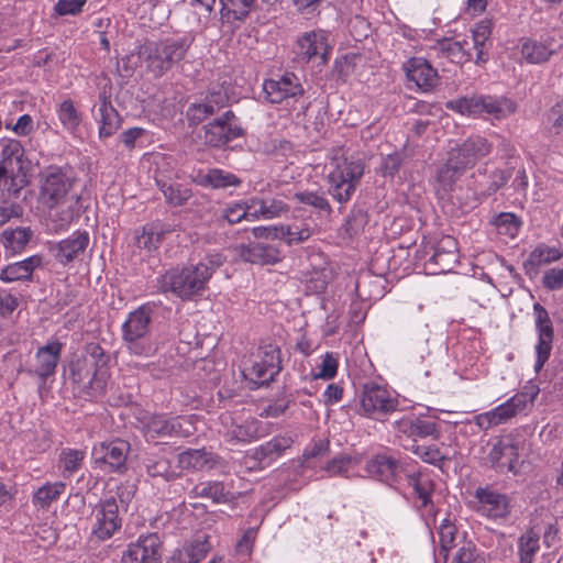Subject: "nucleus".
Returning a JSON list of instances; mask_svg holds the SVG:
<instances>
[{"label": "nucleus", "mask_w": 563, "mask_h": 563, "mask_svg": "<svg viewBox=\"0 0 563 563\" xmlns=\"http://www.w3.org/2000/svg\"><path fill=\"white\" fill-rule=\"evenodd\" d=\"M66 484L64 482L46 483L41 486L33 495L34 505L45 509L57 500L65 492Z\"/></svg>", "instance_id": "nucleus-40"}, {"label": "nucleus", "mask_w": 563, "mask_h": 563, "mask_svg": "<svg viewBox=\"0 0 563 563\" xmlns=\"http://www.w3.org/2000/svg\"><path fill=\"white\" fill-rule=\"evenodd\" d=\"M538 394L539 388L537 386H526L523 391L516 394L496 408L475 416L473 421L481 430L484 431L506 423L516 415L525 410L528 404H533Z\"/></svg>", "instance_id": "nucleus-7"}, {"label": "nucleus", "mask_w": 563, "mask_h": 563, "mask_svg": "<svg viewBox=\"0 0 563 563\" xmlns=\"http://www.w3.org/2000/svg\"><path fill=\"white\" fill-rule=\"evenodd\" d=\"M539 534L533 530L527 531L519 539L520 563H532L539 551Z\"/></svg>", "instance_id": "nucleus-46"}, {"label": "nucleus", "mask_w": 563, "mask_h": 563, "mask_svg": "<svg viewBox=\"0 0 563 563\" xmlns=\"http://www.w3.org/2000/svg\"><path fill=\"white\" fill-rule=\"evenodd\" d=\"M265 98L271 103H282L290 99L297 100L305 93L300 78L294 73H285L278 78L266 79L263 82Z\"/></svg>", "instance_id": "nucleus-14"}, {"label": "nucleus", "mask_w": 563, "mask_h": 563, "mask_svg": "<svg viewBox=\"0 0 563 563\" xmlns=\"http://www.w3.org/2000/svg\"><path fill=\"white\" fill-rule=\"evenodd\" d=\"M331 48L328 34L324 31H309L297 40L296 55L299 62L309 63L313 58H318L320 65H325Z\"/></svg>", "instance_id": "nucleus-15"}, {"label": "nucleus", "mask_w": 563, "mask_h": 563, "mask_svg": "<svg viewBox=\"0 0 563 563\" xmlns=\"http://www.w3.org/2000/svg\"><path fill=\"white\" fill-rule=\"evenodd\" d=\"M252 220L274 219L288 212V205L279 197L254 196L250 198Z\"/></svg>", "instance_id": "nucleus-26"}, {"label": "nucleus", "mask_w": 563, "mask_h": 563, "mask_svg": "<svg viewBox=\"0 0 563 563\" xmlns=\"http://www.w3.org/2000/svg\"><path fill=\"white\" fill-rule=\"evenodd\" d=\"M495 225L500 234L516 236L519 231L520 222L514 213L505 212L496 218Z\"/></svg>", "instance_id": "nucleus-59"}, {"label": "nucleus", "mask_w": 563, "mask_h": 563, "mask_svg": "<svg viewBox=\"0 0 563 563\" xmlns=\"http://www.w3.org/2000/svg\"><path fill=\"white\" fill-rule=\"evenodd\" d=\"M223 15L232 14L234 19L245 18L254 3V0H220Z\"/></svg>", "instance_id": "nucleus-53"}, {"label": "nucleus", "mask_w": 563, "mask_h": 563, "mask_svg": "<svg viewBox=\"0 0 563 563\" xmlns=\"http://www.w3.org/2000/svg\"><path fill=\"white\" fill-rule=\"evenodd\" d=\"M89 233L87 231H76L69 238L58 243L56 257L60 263H69L82 254L89 244Z\"/></svg>", "instance_id": "nucleus-30"}, {"label": "nucleus", "mask_w": 563, "mask_h": 563, "mask_svg": "<svg viewBox=\"0 0 563 563\" xmlns=\"http://www.w3.org/2000/svg\"><path fill=\"white\" fill-rule=\"evenodd\" d=\"M457 545L452 563H481V558L472 541L462 540Z\"/></svg>", "instance_id": "nucleus-54"}, {"label": "nucleus", "mask_w": 563, "mask_h": 563, "mask_svg": "<svg viewBox=\"0 0 563 563\" xmlns=\"http://www.w3.org/2000/svg\"><path fill=\"white\" fill-rule=\"evenodd\" d=\"M404 69L408 80L415 82V85L423 91H429L437 84V71L423 58H410L405 63Z\"/></svg>", "instance_id": "nucleus-25"}, {"label": "nucleus", "mask_w": 563, "mask_h": 563, "mask_svg": "<svg viewBox=\"0 0 563 563\" xmlns=\"http://www.w3.org/2000/svg\"><path fill=\"white\" fill-rule=\"evenodd\" d=\"M521 449L522 442L519 439L507 435L498 439L493 444L487 459L492 466L498 471L516 473V462Z\"/></svg>", "instance_id": "nucleus-17"}, {"label": "nucleus", "mask_w": 563, "mask_h": 563, "mask_svg": "<svg viewBox=\"0 0 563 563\" xmlns=\"http://www.w3.org/2000/svg\"><path fill=\"white\" fill-rule=\"evenodd\" d=\"M214 112L216 111L212 109V106L207 101L195 102L188 107L186 117L190 125H197Z\"/></svg>", "instance_id": "nucleus-55"}, {"label": "nucleus", "mask_w": 563, "mask_h": 563, "mask_svg": "<svg viewBox=\"0 0 563 563\" xmlns=\"http://www.w3.org/2000/svg\"><path fill=\"white\" fill-rule=\"evenodd\" d=\"M210 278L211 271L205 262H200L195 266L167 271L161 276L158 284L164 292L170 291L181 299H190L206 288Z\"/></svg>", "instance_id": "nucleus-5"}, {"label": "nucleus", "mask_w": 563, "mask_h": 563, "mask_svg": "<svg viewBox=\"0 0 563 563\" xmlns=\"http://www.w3.org/2000/svg\"><path fill=\"white\" fill-rule=\"evenodd\" d=\"M220 419L225 428L223 435L230 442H250L258 437L255 420L236 423L230 415H222Z\"/></svg>", "instance_id": "nucleus-29"}, {"label": "nucleus", "mask_w": 563, "mask_h": 563, "mask_svg": "<svg viewBox=\"0 0 563 563\" xmlns=\"http://www.w3.org/2000/svg\"><path fill=\"white\" fill-rule=\"evenodd\" d=\"M295 198L298 202L312 207L320 212H324L327 214L332 212L330 202L328 201L323 191H300L295 194Z\"/></svg>", "instance_id": "nucleus-44"}, {"label": "nucleus", "mask_w": 563, "mask_h": 563, "mask_svg": "<svg viewBox=\"0 0 563 563\" xmlns=\"http://www.w3.org/2000/svg\"><path fill=\"white\" fill-rule=\"evenodd\" d=\"M143 429L145 437L151 440L189 437L196 431L192 417H169L165 413H154L146 417Z\"/></svg>", "instance_id": "nucleus-8"}, {"label": "nucleus", "mask_w": 563, "mask_h": 563, "mask_svg": "<svg viewBox=\"0 0 563 563\" xmlns=\"http://www.w3.org/2000/svg\"><path fill=\"white\" fill-rule=\"evenodd\" d=\"M292 442L294 440L290 435H277L271 441L256 448L254 451V457L261 463H268L280 456L285 450L291 446Z\"/></svg>", "instance_id": "nucleus-36"}, {"label": "nucleus", "mask_w": 563, "mask_h": 563, "mask_svg": "<svg viewBox=\"0 0 563 563\" xmlns=\"http://www.w3.org/2000/svg\"><path fill=\"white\" fill-rule=\"evenodd\" d=\"M155 181L166 201L174 207L184 206L191 197V190L184 185L167 181L158 175L155 177Z\"/></svg>", "instance_id": "nucleus-37"}, {"label": "nucleus", "mask_w": 563, "mask_h": 563, "mask_svg": "<svg viewBox=\"0 0 563 563\" xmlns=\"http://www.w3.org/2000/svg\"><path fill=\"white\" fill-rule=\"evenodd\" d=\"M129 452V442L117 439L109 443L102 442L96 445L92 450V459L103 471L123 473L126 471Z\"/></svg>", "instance_id": "nucleus-12"}, {"label": "nucleus", "mask_w": 563, "mask_h": 563, "mask_svg": "<svg viewBox=\"0 0 563 563\" xmlns=\"http://www.w3.org/2000/svg\"><path fill=\"white\" fill-rule=\"evenodd\" d=\"M493 21L489 19L481 20L472 29V47H468V40L452 41L444 38L439 41L432 51L437 54L449 58L453 63H464L475 59V63L486 60L488 47L490 45L489 38L492 35Z\"/></svg>", "instance_id": "nucleus-3"}, {"label": "nucleus", "mask_w": 563, "mask_h": 563, "mask_svg": "<svg viewBox=\"0 0 563 563\" xmlns=\"http://www.w3.org/2000/svg\"><path fill=\"white\" fill-rule=\"evenodd\" d=\"M163 234L153 229L144 228L143 232L137 235L136 241L140 249L147 251L156 250L162 241Z\"/></svg>", "instance_id": "nucleus-62"}, {"label": "nucleus", "mask_w": 563, "mask_h": 563, "mask_svg": "<svg viewBox=\"0 0 563 563\" xmlns=\"http://www.w3.org/2000/svg\"><path fill=\"white\" fill-rule=\"evenodd\" d=\"M1 236L4 246L16 252L27 244L32 236V231L29 228H16L13 230H4Z\"/></svg>", "instance_id": "nucleus-45"}, {"label": "nucleus", "mask_w": 563, "mask_h": 563, "mask_svg": "<svg viewBox=\"0 0 563 563\" xmlns=\"http://www.w3.org/2000/svg\"><path fill=\"white\" fill-rule=\"evenodd\" d=\"M244 376L256 385H263L271 382L275 375H269L264 364L255 360L250 367L244 369Z\"/></svg>", "instance_id": "nucleus-60"}, {"label": "nucleus", "mask_w": 563, "mask_h": 563, "mask_svg": "<svg viewBox=\"0 0 563 563\" xmlns=\"http://www.w3.org/2000/svg\"><path fill=\"white\" fill-rule=\"evenodd\" d=\"M257 361L264 364L269 375L278 374L280 369V358L279 351L276 346L272 344L264 346L257 355Z\"/></svg>", "instance_id": "nucleus-52"}, {"label": "nucleus", "mask_w": 563, "mask_h": 563, "mask_svg": "<svg viewBox=\"0 0 563 563\" xmlns=\"http://www.w3.org/2000/svg\"><path fill=\"white\" fill-rule=\"evenodd\" d=\"M548 121L551 124V133L560 134L563 131V100L551 108L548 114Z\"/></svg>", "instance_id": "nucleus-64"}, {"label": "nucleus", "mask_w": 563, "mask_h": 563, "mask_svg": "<svg viewBox=\"0 0 563 563\" xmlns=\"http://www.w3.org/2000/svg\"><path fill=\"white\" fill-rule=\"evenodd\" d=\"M251 213V201L247 199L245 202H239L231 206H228L222 211V218L225 219L229 223L234 224L239 223L242 220H252Z\"/></svg>", "instance_id": "nucleus-51"}, {"label": "nucleus", "mask_w": 563, "mask_h": 563, "mask_svg": "<svg viewBox=\"0 0 563 563\" xmlns=\"http://www.w3.org/2000/svg\"><path fill=\"white\" fill-rule=\"evenodd\" d=\"M398 400L389 390L376 384H366L362 391L361 408L367 417H378L396 410Z\"/></svg>", "instance_id": "nucleus-16"}, {"label": "nucleus", "mask_w": 563, "mask_h": 563, "mask_svg": "<svg viewBox=\"0 0 563 563\" xmlns=\"http://www.w3.org/2000/svg\"><path fill=\"white\" fill-rule=\"evenodd\" d=\"M205 101L211 104L216 112L219 111L229 101L228 88L223 85H212L207 92Z\"/></svg>", "instance_id": "nucleus-58"}, {"label": "nucleus", "mask_w": 563, "mask_h": 563, "mask_svg": "<svg viewBox=\"0 0 563 563\" xmlns=\"http://www.w3.org/2000/svg\"><path fill=\"white\" fill-rule=\"evenodd\" d=\"M465 172L448 155L446 162L437 169L435 174V191L439 196L444 197L453 191L456 180Z\"/></svg>", "instance_id": "nucleus-32"}, {"label": "nucleus", "mask_w": 563, "mask_h": 563, "mask_svg": "<svg viewBox=\"0 0 563 563\" xmlns=\"http://www.w3.org/2000/svg\"><path fill=\"white\" fill-rule=\"evenodd\" d=\"M233 119L234 113L227 111L222 117L207 124L205 126V143L213 147H220L241 136L243 130L232 123Z\"/></svg>", "instance_id": "nucleus-19"}, {"label": "nucleus", "mask_w": 563, "mask_h": 563, "mask_svg": "<svg viewBox=\"0 0 563 563\" xmlns=\"http://www.w3.org/2000/svg\"><path fill=\"white\" fill-rule=\"evenodd\" d=\"M42 265V257L30 256L23 261L11 263L0 272V280L4 283L31 280L35 268Z\"/></svg>", "instance_id": "nucleus-28"}, {"label": "nucleus", "mask_w": 563, "mask_h": 563, "mask_svg": "<svg viewBox=\"0 0 563 563\" xmlns=\"http://www.w3.org/2000/svg\"><path fill=\"white\" fill-rule=\"evenodd\" d=\"M161 540L156 533L141 536L128 545L122 553V563H157L159 560Z\"/></svg>", "instance_id": "nucleus-18"}, {"label": "nucleus", "mask_w": 563, "mask_h": 563, "mask_svg": "<svg viewBox=\"0 0 563 563\" xmlns=\"http://www.w3.org/2000/svg\"><path fill=\"white\" fill-rule=\"evenodd\" d=\"M479 501L478 510L490 518H504L509 512L508 500L505 495L478 488L475 494Z\"/></svg>", "instance_id": "nucleus-27"}, {"label": "nucleus", "mask_w": 563, "mask_h": 563, "mask_svg": "<svg viewBox=\"0 0 563 563\" xmlns=\"http://www.w3.org/2000/svg\"><path fill=\"white\" fill-rule=\"evenodd\" d=\"M457 262L456 241L451 236H446L439 242L426 265L432 274H444L451 272Z\"/></svg>", "instance_id": "nucleus-20"}, {"label": "nucleus", "mask_w": 563, "mask_h": 563, "mask_svg": "<svg viewBox=\"0 0 563 563\" xmlns=\"http://www.w3.org/2000/svg\"><path fill=\"white\" fill-rule=\"evenodd\" d=\"M239 255L243 261L257 265H272L280 261L278 247L265 242L242 244L239 247Z\"/></svg>", "instance_id": "nucleus-23"}, {"label": "nucleus", "mask_w": 563, "mask_h": 563, "mask_svg": "<svg viewBox=\"0 0 563 563\" xmlns=\"http://www.w3.org/2000/svg\"><path fill=\"white\" fill-rule=\"evenodd\" d=\"M409 449L426 463L439 464L445 459L435 445L426 446L413 443Z\"/></svg>", "instance_id": "nucleus-57"}, {"label": "nucleus", "mask_w": 563, "mask_h": 563, "mask_svg": "<svg viewBox=\"0 0 563 563\" xmlns=\"http://www.w3.org/2000/svg\"><path fill=\"white\" fill-rule=\"evenodd\" d=\"M533 314L536 331L538 334L534 371L539 373L551 355L554 330L547 309L539 302L533 305Z\"/></svg>", "instance_id": "nucleus-11"}, {"label": "nucleus", "mask_w": 563, "mask_h": 563, "mask_svg": "<svg viewBox=\"0 0 563 563\" xmlns=\"http://www.w3.org/2000/svg\"><path fill=\"white\" fill-rule=\"evenodd\" d=\"M364 175L361 161L335 157L330 163L327 176L328 192L336 202L344 205L351 200Z\"/></svg>", "instance_id": "nucleus-6"}, {"label": "nucleus", "mask_w": 563, "mask_h": 563, "mask_svg": "<svg viewBox=\"0 0 563 563\" xmlns=\"http://www.w3.org/2000/svg\"><path fill=\"white\" fill-rule=\"evenodd\" d=\"M184 548L189 552L194 563H199L211 550L210 537L206 533H198L187 542Z\"/></svg>", "instance_id": "nucleus-48"}, {"label": "nucleus", "mask_w": 563, "mask_h": 563, "mask_svg": "<svg viewBox=\"0 0 563 563\" xmlns=\"http://www.w3.org/2000/svg\"><path fill=\"white\" fill-rule=\"evenodd\" d=\"M415 438H432L434 440L440 438V429L434 421L416 418L413 428Z\"/></svg>", "instance_id": "nucleus-61"}, {"label": "nucleus", "mask_w": 563, "mask_h": 563, "mask_svg": "<svg viewBox=\"0 0 563 563\" xmlns=\"http://www.w3.org/2000/svg\"><path fill=\"white\" fill-rule=\"evenodd\" d=\"M153 308L142 305L129 313L122 324V339L131 354L150 357L157 351V344L150 338Z\"/></svg>", "instance_id": "nucleus-4"}, {"label": "nucleus", "mask_w": 563, "mask_h": 563, "mask_svg": "<svg viewBox=\"0 0 563 563\" xmlns=\"http://www.w3.org/2000/svg\"><path fill=\"white\" fill-rule=\"evenodd\" d=\"M560 48L561 45L551 36L540 40L529 38L522 43L521 55L529 64H543L556 54Z\"/></svg>", "instance_id": "nucleus-22"}, {"label": "nucleus", "mask_w": 563, "mask_h": 563, "mask_svg": "<svg viewBox=\"0 0 563 563\" xmlns=\"http://www.w3.org/2000/svg\"><path fill=\"white\" fill-rule=\"evenodd\" d=\"M192 497L210 499L212 503L221 504L229 500V492L225 490L222 482H200L190 492Z\"/></svg>", "instance_id": "nucleus-38"}, {"label": "nucleus", "mask_w": 563, "mask_h": 563, "mask_svg": "<svg viewBox=\"0 0 563 563\" xmlns=\"http://www.w3.org/2000/svg\"><path fill=\"white\" fill-rule=\"evenodd\" d=\"M205 184L214 189H220L236 187L240 185V179L234 174L227 173L221 169H211L205 176Z\"/></svg>", "instance_id": "nucleus-49"}, {"label": "nucleus", "mask_w": 563, "mask_h": 563, "mask_svg": "<svg viewBox=\"0 0 563 563\" xmlns=\"http://www.w3.org/2000/svg\"><path fill=\"white\" fill-rule=\"evenodd\" d=\"M58 120L71 134H75L81 123V114L70 99L64 100L57 109Z\"/></svg>", "instance_id": "nucleus-41"}, {"label": "nucleus", "mask_w": 563, "mask_h": 563, "mask_svg": "<svg viewBox=\"0 0 563 563\" xmlns=\"http://www.w3.org/2000/svg\"><path fill=\"white\" fill-rule=\"evenodd\" d=\"M562 257V253L559 249L550 247L547 245L537 246L530 254L526 262V265L540 267L543 265L551 264L559 261Z\"/></svg>", "instance_id": "nucleus-43"}, {"label": "nucleus", "mask_w": 563, "mask_h": 563, "mask_svg": "<svg viewBox=\"0 0 563 563\" xmlns=\"http://www.w3.org/2000/svg\"><path fill=\"white\" fill-rule=\"evenodd\" d=\"M124 490L118 489L115 496L107 497L96 505L93 509L95 525L92 533L100 540L111 538L117 530L121 528V517L119 515V504L124 503Z\"/></svg>", "instance_id": "nucleus-9"}, {"label": "nucleus", "mask_w": 563, "mask_h": 563, "mask_svg": "<svg viewBox=\"0 0 563 563\" xmlns=\"http://www.w3.org/2000/svg\"><path fill=\"white\" fill-rule=\"evenodd\" d=\"M89 360L78 358L70 365V378L82 389L101 393L110 377L108 366L96 367Z\"/></svg>", "instance_id": "nucleus-10"}, {"label": "nucleus", "mask_w": 563, "mask_h": 563, "mask_svg": "<svg viewBox=\"0 0 563 563\" xmlns=\"http://www.w3.org/2000/svg\"><path fill=\"white\" fill-rule=\"evenodd\" d=\"M319 373L314 375L316 378L332 379L338 372V358L333 353H325L319 366Z\"/></svg>", "instance_id": "nucleus-63"}, {"label": "nucleus", "mask_w": 563, "mask_h": 563, "mask_svg": "<svg viewBox=\"0 0 563 563\" xmlns=\"http://www.w3.org/2000/svg\"><path fill=\"white\" fill-rule=\"evenodd\" d=\"M366 471L372 477L393 485L398 481L402 466L396 459L378 454L367 462Z\"/></svg>", "instance_id": "nucleus-24"}, {"label": "nucleus", "mask_w": 563, "mask_h": 563, "mask_svg": "<svg viewBox=\"0 0 563 563\" xmlns=\"http://www.w3.org/2000/svg\"><path fill=\"white\" fill-rule=\"evenodd\" d=\"M457 530L455 526L448 519H443L439 527V539H440V555L446 560L449 550L454 545Z\"/></svg>", "instance_id": "nucleus-50"}, {"label": "nucleus", "mask_w": 563, "mask_h": 563, "mask_svg": "<svg viewBox=\"0 0 563 563\" xmlns=\"http://www.w3.org/2000/svg\"><path fill=\"white\" fill-rule=\"evenodd\" d=\"M408 485L413 489L418 507L432 512L433 503L431 494L433 492V483L429 476L421 473L410 474L408 475Z\"/></svg>", "instance_id": "nucleus-33"}, {"label": "nucleus", "mask_w": 563, "mask_h": 563, "mask_svg": "<svg viewBox=\"0 0 563 563\" xmlns=\"http://www.w3.org/2000/svg\"><path fill=\"white\" fill-rule=\"evenodd\" d=\"M484 95H473L450 100L445 103L446 109L462 115H483Z\"/></svg>", "instance_id": "nucleus-39"}, {"label": "nucleus", "mask_w": 563, "mask_h": 563, "mask_svg": "<svg viewBox=\"0 0 563 563\" xmlns=\"http://www.w3.org/2000/svg\"><path fill=\"white\" fill-rule=\"evenodd\" d=\"M85 451L76 449H64L59 455L60 467L63 468L64 476H70L77 472L85 459Z\"/></svg>", "instance_id": "nucleus-47"}, {"label": "nucleus", "mask_w": 563, "mask_h": 563, "mask_svg": "<svg viewBox=\"0 0 563 563\" xmlns=\"http://www.w3.org/2000/svg\"><path fill=\"white\" fill-rule=\"evenodd\" d=\"M63 344L58 341H52L41 346L35 353V361L30 369L42 380H46L56 372L60 358Z\"/></svg>", "instance_id": "nucleus-21"}, {"label": "nucleus", "mask_w": 563, "mask_h": 563, "mask_svg": "<svg viewBox=\"0 0 563 563\" xmlns=\"http://www.w3.org/2000/svg\"><path fill=\"white\" fill-rule=\"evenodd\" d=\"M483 114L495 120H504L517 111V103L507 97L484 95Z\"/></svg>", "instance_id": "nucleus-35"}, {"label": "nucleus", "mask_w": 563, "mask_h": 563, "mask_svg": "<svg viewBox=\"0 0 563 563\" xmlns=\"http://www.w3.org/2000/svg\"><path fill=\"white\" fill-rule=\"evenodd\" d=\"M178 464L183 470H210L216 465V459L206 450H187L178 455Z\"/></svg>", "instance_id": "nucleus-34"}, {"label": "nucleus", "mask_w": 563, "mask_h": 563, "mask_svg": "<svg viewBox=\"0 0 563 563\" xmlns=\"http://www.w3.org/2000/svg\"><path fill=\"white\" fill-rule=\"evenodd\" d=\"M77 181L66 166L52 165L37 174L36 208L56 232L68 229L81 214V196L75 192Z\"/></svg>", "instance_id": "nucleus-1"}, {"label": "nucleus", "mask_w": 563, "mask_h": 563, "mask_svg": "<svg viewBox=\"0 0 563 563\" xmlns=\"http://www.w3.org/2000/svg\"><path fill=\"white\" fill-rule=\"evenodd\" d=\"M192 42L191 35L146 41L139 46L137 58L150 73L161 77L185 57Z\"/></svg>", "instance_id": "nucleus-2"}, {"label": "nucleus", "mask_w": 563, "mask_h": 563, "mask_svg": "<svg viewBox=\"0 0 563 563\" xmlns=\"http://www.w3.org/2000/svg\"><path fill=\"white\" fill-rule=\"evenodd\" d=\"M357 460L350 455H341L332 459L324 466V471L330 476L346 475L352 464H357Z\"/></svg>", "instance_id": "nucleus-56"}, {"label": "nucleus", "mask_w": 563, "mask_h": 563, "mask_svg": "<svg viewBox=\"0 0 563 563\" xmlns=\"http://www.w3.org/2000/svg\"><path fill=\"white\" fill-rule=\"evenodd\" d=\"M493 144L481 135H472L456 147L451 148L449 156L464 172L473 168L478 161L490 154Z\"/></svg>", "instance_id": "nucleus-13"}, {"label": "nucleus", "mask_w": 563, "mask_h": 563, "mask_svg": "<svg viewBox=\"0 0 563 563\" xmlns=\"http://www.w3.org/2000/svg\"><path fill=\"white\" fill-rule=\"evenodd\" d=\"M98 113L99 119L97 120L100 124V137H109L113 135L121 126V118L104 93L99 97Z\"/></svg>", "instance_id": "nucleus-31"}, {"label": "nucleus", "mask_w": 563, "mask_h": 563, "mask_svg": "<svg viewBox=\"0 0 563 563\" xmlns=\"http://www.w3.org/2000/svg\"><path fill=\"white\" fill-rule=\"evenodd\" d=\"M145 466L150 476L161 477L166 482L173 481L179 476L172 467L170 462L164 456L147 459Z\"/></svg>", "instance_id": "nucleus-42"}]
</instances>
